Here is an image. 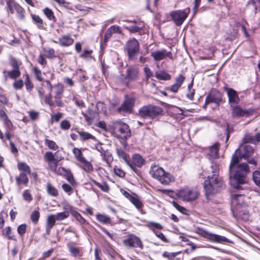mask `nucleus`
<instances>
[{
	"instance_id": "obj_22",
	"label": "nucleus",
	"mask_w": 260,
	"mask_h": 260,
	"mask_svg": "<svg viewBox=\"0 0 260 260\" xmlns=\"http://www.w3.org/2000/svg\"><path fill=\"white\" fill-rule=\"evenodd\" d=\"M116 153L118 157L122 159L134 171H135V168L129 159L128 154L120 148H116Z\"/></svg>"
},
{
	"instance_id": "obj_25",
	"label": "nucleus",
	"mask_w": 260,
	"mask_h": 260,
	"mask_svg": "<svg viewBox=\"0 0 260 260\" xmlns=\"http://www.w3.org/2000/svg\"><path fill=\"white\" fill-rule=\"evenodd\" d=\"M4 77L6 80L8 78L15 79L18 78L21 74L19 69H14L12 71L4 70L3 71Z\"/></svg>"
},
{
	"instance_id": "obj_32",
	"label": "nucleus",
	"mask_w": 260,
	"mask_h": 260,
	"mask_svg": "<svg viewBox=\"0 0 260 260\" xmlns=\"http://www.w3.org/2000/svg\"><path fill=\"white\" fill-rule=\"evenodd\" d=\"M60 174H63L64 175L67 176V179L68 181L73 185H74L75 183V180L74 179V177L73 175L69 172L66 169L61 167L59 168L58 169Z\"/></svg>"
},
{
	"instance_id": "obj_5",
	"label": "nucleus",
	"mask_w": 260,
	"mask_h": 260,
	"mask_svg": "<svg viewBox=\"0 0 260 260\" xmlns=\"http://www.w3.org/2000/svg\"><path fill=\"white\" fill-rule=\"evenodd\" d=\"M112 128L117 137L122 139H127L131 136L129 126L121 121H114L112 122Z\"/></svg>"
},
{
	"instance_id": "obj_49",
	"label": "nucleus",
	"mask_w": 260,
	"mask_h": 260,
	"mask_svg": "<svg viewBox=\"0 0 260 260\" xmlns=\"http://www.w3.org/2000/svg\"><path fill=\"white\" fill-rule=\"evenodd\" d=\"M249 143H255L254 136L249 134L245 135L243 139V144H248Z\"/></svg>"
},
{
	"instance_id": "obj_14",
	"label": "nucleus",
	"mask_w": 260,
	"mask_h": 260,
	"mask_svg": "<svg viewBox=\"0 0 260 260\" xmlns=\"http://www.w3.org/2000/svg\"><path fill=\"white\" fill-rule=\"evenodd\" d=\"M232 116L234 117H241L242 116L249 117L252 115L254 112L252 110H244L238 106H231Z\"/></svg>"
},
{
	"instance_id": "obj_55",
	"label": "nucleus",
	"mask_w": 260,
	"mask_h": 260,
	"mask_svg": "<svg viewBox=\"0 0 260 260\" xmlns=\"http://www.w3.org/2000/svg\"><path fill=\"white\" fill-rule=\"evenodd\" d=\"M33 70L36 79L40 81H42L43 79L42 77V73L41 70L38 67L34 68Z\"/></svg>"
},
{
	"instance_id": "obj_56",
	"label": "nucleus",
	"mask_w": 260,
	"mask_h": 260,
	"mask_svg": "<svg viewBox=\"0 0 260 260\" xmlns=\"http://www.w3.org/2000/svg\"><path fill=\"white\" fill-rule=\"evenodd\" d=\"M260 174L258 171H254L253 173V179L255 183L257 185H260Z\"/></svg>"
},
{
	"instance_id": "obj_31",
	"label": "nucleus",
	"mask_w": 260,
	"mask_h": 260,
	"mask_svg": "<svg viewBox=\"0 0 260 260\" xmlns=\"http://www.w3.org/2000/svg\"><path fill=\"white\" fill-rule=\"evenodd\" d=\"M129 201L135 206V207L139 210H142L143 207V203L138 198V196L136 194H133V196Z\"/></svg>"
},
{
	"instance_id": "obj_19",
	"label": "nucleus",
	"mask_w": 260,
	"mask_h": 260,
	"mask_svg": "<svg viewBox=\"0 0 260 260\" xmlns=\"http://www.w3.org/2000/svg\"><path fill=\"white\" fill-rule=\"evenodd\" d=\"M205 237L210 241L214 242L219 243H232L231 240H230L229 239H228V238L224 236L208 232L205 233Z\"/></svg>"
},
{
	"instance_id": "obj_59",
	"label": "nucleus",
	"mask_w": 260,
	"mask_h": 260,
	"mask_svg": "<svg viewBox=\"0 0 260 260\" xmlns=\"http://www.w3.org/2000/svg\"><path fill=\"white\" fill-rule=\"evenodd\" d=\"M110 29L113 32V34H122V31L120 30V28L119 26L114 25L109 27Z\"/></svg>"
},
{
	"instance_id": "obj_46",
	"label": "nucleus",
	"mask_w": 260,
	"mask_h": 260,
	"mask_svg": "<svg viewBox=\"0 0 260 260\" xmlns=\"http://www.w3.org/2000/svg\"><path fill=\"white\" fill-rule=\"evenodd\" d=\"M68 248L70 252L74 256L80 255V249L79 247H74L71 244H68Z\"/></svg>"
},
{
	"instance_id": "obj_12",
	"label": "nucleus",
	"mask_w": 260,
	"mask_h": 260,
	"mask_svg": "<svg viewBox=\"0 0 260 260\" xmlns=\"http://www.w3.org/2000/svg\"><path fill=\"white\" fill-rule=\"evenodd\" d=\"M136 98L134 96L126 95L125 101L118 108L119 113H131L135 105Z\"/></svg>"
},
{
	"instance_id": "obj_34",
	"label": "nucleus",
	"mask_w": 260,
	"mask_h": 260,
	"mask_svg": "<svg viewBox=\"0 0 260 260\" xmlns=\"http://www.w3.org/2000/svg\"><path fill=\"white\" fill-rule=\"evenodd\" d=\"M78 133L79 135L80 140L82 141H85L89 139L94 140L95 139L94 136L87 132L78 131Z\"/></svg>"
},
{
	"instance_id": "obj_1",
	"label": "nucleus",
	"mask_w": 260,
	"mask_h": 260,
	"mask_svg": "<svg viewBox=\"0 0 260 260\" xmlns=\"http://www.w3.org/2000/svg\"><path fill=\"white\" fill-rule=\"evenodd\" d=\"M254 149L248 144H242L233 155L229 167V179L233 188L239 190L243 189L242 185L247 183L246 175L249 173V168L247 163H240L244 158L250 164L256 165V161L252 157Z\"/></svg>"
},
{
	"instance_id": "obj_36",
	"label": "nucleus",
	"mask_w": 260,
	"mask_h": 260,
	"mask_svg": "<svg viewBox=\"0 0 260 260\" xmlns=\"http://www.w3.org/2000/svg\"><path fill=\"white\" fill-rule=\"evenodd\" d=\"M55 88L54 98L56 99H60L61 98L62 94L64 91L63 86L60 84H58L54 86Z\"/></svg>"
},
{
	"instance_id": "obj_37",
	"label": "nucleus",
	"mask_w": 260,
	"mask_h": 260,
	"mask_svg": "<svg viewBox=\"0 0 260 260\" xmlns=\"http://www.w3.org/2000/svg\"><path fill=\"white\" fill-rule=\"evenodd\" d=\"M96 219L100 222L104 224H108L111 222V218L105 214H98Z\"/></svg>"
},
{
	"instance_id": "obj_53",
	"label": "nucleus",
	"mask_w": 260,
	"mask_h": 260,
	"mask_svg": "<svg viewBox=\"0 0 260 260\" xmlns=\"http://www.w3.org/2000/svg\"><path fill=\"white\" fill-rule=\"evenodd\" d=\"M71 123L69 121L67 120H62L60 125V127L61 129L64 131L68 130L71 127Z\"/></svg>"
},
{
	"instance_id": "obj_48",
	"label": "nucleus",
	"mask_w": 260,
	"mask_h": 260,
	"mask_svg": "<svg viewBox=\"0 0 260 260\" xmlns=\"http://www.w3.org/2000/svg\"><path fill=\"white\" fill-rule=\"evenodd\" d=\"M124 27L132 33H136L139 32L140 30H142L143 26L133 25L129 27L124 26Z\"/></svg>"
},
{
	"instance_id": "obj_11",
	"label": "nucleus",
	"mask_w": 260,
	"mask_h": 260,
	"mask_svg": "<svg viewBox=\"0 0 260 260\" xmlns=\"http://www.w3.org/2000/svg\"><path fill=\"white\" fill-rule=\"evenodd\" d=\"M233 214L238 220H241L245 222L247 221L249 219V213L247 205L241 206L239 205L236 206L235 209L233 211Z\"/></svg>"
},
{
	"instance_id": "obj_15",
	"label": "nucleus",
	"mask_w": 260,
	"mask_h": 260,
	"mask_svg": "<svg viewBox=\"0 0 260 260\" xmlns=\"http://www.w3.org/2000/svg\"><path fill=\"white\" fill-rule=\"evenodd\" d=\"M151 56L156 61H160L168 57L171 59H173V55L171 52H168L165 49L153 51L151 53Z\"/></svg>"
},
{
	"instance_id": "obj_23",
	"label": "nucleus",
	"mask_w": 260,
	"mask_h": 260,
	"mask_svg": "<svg viewBox=\"0 0 260 260\" xmlns=\"http://www.w3.org/2000/svg\"><path fill=\"white\" fill-rule=\"evenodd\" d=\"M64 210H70L71 214L74 216L76 219L81 224H84L86 223V220L81 216V215L77 211L73 209V208L70 205L67 204L63 206Z\"/></svg>"
},
{
	"instance_id": "obj_4",
	"label": "nucleus",
	"mask_w": 260,
	"mask_h": 260,
	"mask_svg": "<svg viewBox=\"0 0 260 260\" xmlns=\"http://www.w3.org/2000/svg\"><path fill=\"white\" fill-rule=\"evenodd\" d=\"M162 112V108L153 105H148L141 107L138 111V115L144 119H154Z\"/></svg>"
},
{
	"instance_id": "obj_43",
	"label": "nucleus",
	"mask_w": 260,
	"mask_h": 260,
	"mask_svg": "<svg viewBox=\"0 0 260 260\" xmlns=\"http://www.w3.org/2000/svg\"><path fill=\"white\" fill-rule=\"evenodd\" d=\"M147 226L150 230H151L153 232V233H155L156 232V229L161 230L162 229V226L160 224L154 222H149L147 223Z\"/></svg>"
},
{
	"instance_id": "obj_63",
	"label": "nucleus",
	"mask_w": 260,
	"mask_h": 260,
	"mask_svg": "<svg viewBox=\"0 0 260 260\" xmlns=\"http://www.w3.org/2000/svg\"><path fill=\"white\" fill-rule=\"evenodd\" d=\"M3 121L9 130H11L13 128V123L8 117L4 119Z\"/></svg>"
},
{
	"instance_id": "obj_64",
	"label": "nucleus",
	"mask_w": 260,
	"mask_h": 260,
	"mask_svg": "<svg viewBox=\"0 0 260 260\" xmlns=\"http://www.w3.org/2000/svg\"><path fill=\"white\" fill-rule=\"evenodd\" d=\"M46 56L48 58H53L54 56V50L52 48H47L44 50Z\"/></svg>"
},
{
	"instance_id": "obj_20",
	"label": "nucleus",
	"mask_w": 260,
	"mask_h": 260,
	"mask_svg": "<svg viewBox=\"0 0 260 260\" xmlns=\"http://www.w3.org/2000/svg\"><path fill=\"white\" fill-rule=\"evenodd\" d=\"M219 150V144L217 142L214 143L209 147V152L207 154L208 158L210 161L217 159L219 157L218 151Z\"/></svg>"
},
{
	"instance_id": "obj_24",
	"label": "nucleus",
	"mask_w": 260,
	"mask_h": 260,
	"mask_svg": "<svg viewBox=\"0 0 260 260\" xmlns=\"http://www.w3.org/2000/svg\"><path fill=\"white\" fill-rule=\"evenodd\" d=\"M74 42L70 35H63L58 39V42L54 41L56 43H58L61 46L68 47L72 45Z\"/></svg>"
},
{
	"instance_id": "obj_18",
	"label": "nucleus",
	"mask_w": 260,
	"mask_h": 260,
	"mask_svg": "<svg viewBox=\"0 0 260 260\" xmlns=\"http://www.w3.org/2000/svg\"><path fill=\"white\" fill-rule=\"evenodd\" d=\"M224 88L226 92L229 104L231 105L238 104L240 99L238 92L231 88L224 87Z\"/></svg>"
},
{
	"instance_id": "obj_8",
	"label": "nucleus",
	"mask_w": 260,
	"mask_h": 260,
	"mask_svg": "<svg viewBox=\"0 0 260 260\" xmlns=\"http://www.w3.org/2000/svg\"><path fill=\"white\" fill-rule=\"evenodd\" d=\"M189 13L190 9L187 8L184 10L173 11L170 13V15L175 24L180 26L182 24Z\"/></svg>"
},
{
	"instance_id": "obj_10",
	"label": "nucleus",
	"mask_w": 260,
	"mask_h": 260,
	"mask_svg": "<svg viewBox=\"0 0 260 260\" xmlns=\"http://www.w3.org/2000/svg\"><path fill=\"white\" fill-rule=\"evenodd\" d=\"M56 153L54 154L51 151H47L44 155V160L48 163L49 169L53 172H56L58 163L63 159V157H55Z\"/></svg>"
},
{
	"instance_id": "obj_13",
	"label": "nucleus",
	"mask_w": 260,
	"mask_h": 260,
	"mask_svg": "<svg viewBox=\"0 0 260 260\" xmlns=\"http://www.w3.org/2000/svg\"><path fill=\"white\" fill-rule=\"evenodd\" d=\"M7 5L11 13H16L20 19L22 20L24 18V10L19 4L10 0L7 2Z\"/></svg>"
},
{
	"instance_id": "obj_3",
	"label": "nucleus",
	"mask_w": 260,
	"mask_h": 260,
	"mask_svg": "<svg viewBox=\"0 0 260 260\" xmlns=\"http://www.w3.org/2000/svg\"><path fill=\"white\" fill-rule=\"evenodd\" d=\"M150 174L153 178L164 185H169L175 180L173 175L166 172L162 168L156 165L151 166Z\"/></svg>"
},
{
	"instance_id": "obj_47",
	"label": "nucleus",
	"mask_w": 260,
	"mask_h": 260,
	"mask_svg": "<svg viewBox=\"0 0 260 260\" xmlns=\"http://www.w3.org/2000/svg\"><path fill=\"white\" fill-rule=\"evenodd\" d=\"M40 216V212L38 211L35 210L32 212L30 215V219L34 224H37L39 221Z\"/></svg>"
},
{
	"instance_id": "obj_17",
	"label": "nucleus",
	"mask_w": 260,
	"mask_h": 260,
	"mask_svg": "<svg viewBox=\"0 0 260 260\" xmlns=\"http://www.w3.org/2000/svg\"><path fill=\"white\" fill-rule=\"evenodd\" d=\"M139 76V70L136 67L128 68L126 71L125 80L131 82L137 80Z\"/></svg>"
},
{
	"instance_id": "obj_62",
	"label": "nucleus",
	"mask_w": 260,
	"mask_h": 260,
	"mask_svg": "<svg viewBox=\"0 0 260 260\" xmlns=\"http://www.w3.org/2000/svg\"><path fill=\"white\" fill-rule=\"evenodd\" d=\"M26 225L25 224L20 225L17 228V232L20 235H23L26 232Z\"/></svg>"
},
{
	"instance_id": "obj_16",
	"label": "nucleus",
	"mask_w": 260,
	"mask_h": 260,
	"mask_svg": "<svg viewBox=\"0 0 260 260\" xmlns=\"http://www.w3.org/2000/svg\"><path fill=\"white\" fill-rule=\"evenodd\" d=\"M207 100L211 103H214L218 106L222 101L223 94L220 91L213 89L207 96Z\"/></svg>"
},
{
	"instance_id": "obj_30",
	"label": "nucleus",
	"mask_w": 260,
	"mask_h": 260,
	"mask_svg": "<svg viewBox=\"0 0 260 260\" xmlns=\"http://www.w3.org/2000/svg\"><path fill=\"white\" fill-rule=\"evenodd\" d=\"M155 74L156 78L159 80L167 81L171 79V75L164 71L156 72Z\"/></svg>"
},
{
	"instance_id": "obj_60",
	"label": "nucleus",
	"mask_w": 260,
	"mask_h": 260,
	"mask_svg": "<svg viewBox=\"0 0 260 260\" xmlns=\"http://www.w3.org/2000/svg\"><path fill=\"white\" fill-rule=\"evenodd\" d=\"M62 188L63 190L69 194H71L73 191V188L72 187L67 183L63 184L62 185Z\"/></svg>"
},
{
	"instance_id": "obj_41",
	"label": "nucleus",
	"mask_w": 260,
	"mask_h": 260,
	"mask_svg": "<svg viewBox=\"0 0 260 260\" xmlns=\"http://www.w3.org/2000/svg\"><path fill=\"white\" fill-rule=\"evenodd\" d=\"M211 170L212 175L211 176H219V165L216 162L211 161Z\"/></svg>"
},
{
	"instance_id": "obj_44",
	"label": "nucleus",
	"mask_w": 260,
	"mask_h": 260,
	"mask_svg": "<svg viewBox=\"0 0 260 260\" xmlns=\"http://www.w3.org/2000/svg\"><path fill=\"white\" fill-rule=\"evenodd\" d=\"M45 144L47 145L50 149H52L53 150H56L58 148V145L56 144V143L52 141L49 140L48 139H46L45 140Z\"/></svg>"
},
{
	"instance_id": "obj_58",
	"label": "nucleus",
	"mask_w": 260,
	"mask_h": 260,
	"mask_svg": "<svg viewBox=\"0 0 260 260\" xmlns=\"http://www.w3.org/2000/svg\"><path fill=\"white\" fill-rule=\"evenodd\" d=\"M114 172L117 176L120 177H123L125 175V172L122 169L117 167H115Z\"/></svg>"
},
{
	"instance_id": "obj_45",
	"label": "nucleus",
	"mask_w": 260,
	"mask_h": 260,
	"mask_svg": "<svg viewBox=\"0 0 260 260\" xmlns=\"http://www.w3.org/2000/svg\"><path fill=\"white\" fill-rule=\"evenodd\" d=\"M10 64L14 69H19L21 62H19L17 59L13 56L10 57Z\"/></svg>"
},
{
	"instance_id": "obj_29",
	"label": "nucleus",
	"mask_w": 260,
	"mask_h": 260,
	"mask_svg": "<svg viewBox=\"0 0 260 260\" xmlns=\"http://www.w3.org/2000/svg\"><path fill=\"white\" fill-rule=\"evenodd\" d=\"M57 220L54 215H50L47 217L46 231L48 233L50 230L55 225V221Z\"/></svg>"
},
{
	"instance_id": "obj_27",
	"label": "nucleus",
	"mask_w": 260,
	"mask_h": 260,
	"mask_svg": "<svg viewBox=\"0 0 260 260\" xmlns=\"http://www.w3.org/2000/svg\"><path fill=\"white\" fill-rule=\"evenodd\" d=\"M244 197L241 194H235L233 195L232 202L233 204H236V206L241 205L244 206V205H247L244 202Z\"/></svg>"
},
{
	"instance_id": "obj_21",
	"label": "nucleus",
	"mask_w": 260,
	"mask_h": 260,
	"mask_svg": "<svg viewBox=\"0 0 260 260\" xmlns=\"http://www.w3.org/2000/svg\"><path fill=\"white\" fill-rule=\"evenodd\" d=\"M184 80L185 77L183 75H179L175 78V82L174 84L171 86L167 87L166 90L174 93L177 92L184 82Z\"/></svg>"
},
{
	"instance_id": "obj_2",
	"label": "nucleus",
	"mask_w": 260,
	"mask_h": 260,
	"mask_svg": "<svg viewBox=\"0 0 260 260\" xmlns=\"http://www.w3.org/2000/svg\"><path fill=\"white\" fill-rule=\"evenodd\" d=\"M204 188L207 197L221 191L225 187L222 179L219 176L209 175L204 181Z\"/></svg>"
},
{
	"instance_id": "obj_6",
	"label": "nucleus",
	"mask_w": 260,
	"mask_h": 260,
	"mask_svg": "<svg viewBox=\"0 0 260 260\" xmlns=\"http://www.w3.org/2000/svg\"><path fill=\"white\" fill-rule=\"evenodd\" d=\"M176 194L178 199L183 201L191 202L199 198L200 192L195 188L185 187L178 190Z\"/></svg>"
},
{
	"instance_id": "obj_38",
	"label": "nucleus",
	"mask_w": 260,
	"mask_h": 260,
	"mask_svg": "<svg viewBox=\"0 0 260 260\" xmlns=\"http://www.w3.org/2000/svg\"><path fill=\"white\" fill-rule=\"evenodd\" d=\"M47 191L48 193L52 197H57L58 194V190L50 183L48 182L47 184Z\"/></svg>"
},
{
	"instance_id": "obj_33",
	"label": "nucleus",
	"mask_w": 260,
	"mask_h": 260,
	"mask_svg": "<svg viewBox=\"0 0 260 260\" xmlns=\"http://www.w3.org/2000/svg\"><path fill=\"white\" fill-rule=\"evenodd\" d=\"M17 168L21 173L30 174L31 173L30 168L25 162H19L17 165Z\"/></svg>"
},
{
	"instance_id": "obj_28",
	"label": "nucleus",
	"mask_w": 260,
	"mask_h": 260,
	"mask_svg": "<svg viewBox=\"0 0 260 260\" xmlns=\"http://www.w3.org/2000/svg\"><path fill=\"white\" fill-rule=\"evenodd\" d=\"M27 174L25 173H20L18 176L16 177L17 185H27L29 181Z\"/></svg>"
},
{
	"instance_id": "obj_9",
	"label": "nucleus",
	"mask_w": 260,
	"mask_h": 260,
	"mask_svg": "<svg viewBox=\"0 0 260 260\" xmlns=\"http://www.w3.org/2000/svg\"><path fill=\"white\" fill-rule=\"evenodd\" d=\"M123 245L127 248H139L141 249L143 248V245L139 237L134 234H129L127 237L123 240Z\"/></svg>"
},
{
	"instance_id": "obj_57",
	"label": "nucleus",
	"mask_w": 260,
	"mask_h": 260,
	"mask_svg": "<svg viewBox=\"0 0 260 260\" xmlns=\"http://www.w3.org/2000/svg\"><path fill=\"white\" fill-rule=\"evenodd\" d=\"M172 204L173 206L177 209L178 211H179L180 212H181L183 214H185V212L186 211V209L181 206H180L177 203H176L175 201L172 202Z\"/></svg>"
},
{
	"instance_id": "obj_51",
	"label": "nucleus",
	"mask_w": 260,
	"mask_h": 260,
	"mask_svg": "<svg viewBox=\"0 0 260 260\" xmlns=\"http://www.w3.org/2000/svg\"><path fill=\"white\" fill-rule=\"evenodd\" d=\"M93 182L96 186H98L99 188H100L103 191L107 192L109 190V186L106 182H103L102 183H100L95 180H93Z\"/></svg>"
},
{
	"instance_id": "obj_40",
	"label": "nucleus",
	"mask_w": 260,
	"mask_h": 260,
	"mask_svg": "<svg viewBox=\"0 0 260 260\" xmlns=\"http://www.w3.org/2000/svg\"><path fill=\"white\" fill-rule=\"evenodd\" d=\"M33 21L37 25L38 28H42L43 27V21L42 19L38 15L35 14L31 15Z\"/></svg>"
},
{
	"instance_id": "obj_54",
	"label": "nucleus",
	"mask_w": 260,
	"mask_h": 260,
	"mask_svg": "<svg viewBox=\"0 0 260 260\" xmlns=\"http://www.w3.org/2000/svg\"><path fill=\"white\" fill-rule=\"evenodd\" d=\"M22 196L23 199L28 202H30L32 200V197L27 189L23 191Z\"/></svg>"
},
{
	"instance_id": "obj_39",
	"label": "nucleus",
	"mask_w": 260,
	"mask_h": 260,
	"mask_svg": "<svg viewBox=\"0 0 260 260\" xmlns=\"http://www.w3.org/2000/svg\"><path fill=\"white\" fill-rule=\"evenodd\" d=\"M70 210H65V211L59 212L54 215L56 220L58 221L62 220L69 216Z\"/></svg>"
},
{
	"instance_id": "obj_26",
	"label": "nucleus",
	"mask_w": 260,
	"mask_h": 260,
	"mask_svg": "<svg viewBox=\"0 0 260 260\" xmlns=\"http://www.w3.org/2000/svg\"><path fill=\"white\" fill-rule=\"evenodd\" d=\"M136 170L135 172H136L137 169L136 167L140 168L144 164V159L139 154H136L133 155V160L131 161Z\"/></svg>"
},
{
	"instance_id": "obj_7",
	"label": "nucleus",
	"mask_w": 260,
	"mask_h": 260,
	"mask_svg": "<svg viewBox=\"0 0 260 260\" xmlns=\"http://www.w3.org/2000/svg\"><path fill=\"white\" fill-rule=\"evenodd\" d=\"M125 50L127 52L128 58L130 60H135L136 55L140 51V44L137 40L133 38L129 39L125 44Z\"/></svg>"
},
{
	"instance_id": "obj_61",
	"label": "nucleus",
	"mask_w": 260,
	"mask_h": 260,
	"mask_svg": "<svg viewBox=\"0 0 260 260\" xmlns=\"http://www.w3.org/2000/svg\"><path fill=\"white\" fill-rule=\"evenodd\" d=\"M23 86V81L22 80H18L13 83V86L16 89H20Z\"/></svg>"
},
{
	"instance_id": "obj_35",
	"label": "nucleus",
	"mask_w": 260,
	"mask_h": 260,
	"mask_svg": "<svg viewBox=\"0 0 260 260\" xmlns=\"http://www.w3.org/2000/svg\"><path fill=\"white\" fill-rule=\"evenodd\" d=\"M81 167L84 169L86 172H91L93 171V167L91 163L87 161L86 158L82 159Z\"/></svg>"
},
{
	"instance_id": "obj_42",
	"label": "nucleus",
	"mask_w": 260,
	"mask_h": 260,
	"mask_svg": "<svg viewBox=\"0 0 260 260\" xmlns=\"http://www.w3.org/2000/svg\"><path fill=\"white\" fill-rule=\"evenodd\" d=\"M73 152L75 155V158L79 161H82V159L85 158L83 156L81 149L77 148H74L73 150Z\"/></svg>"
},
{
	"instance_id": "obj_52",
	"label": "nucleus",
	"mask_w": 260,
	"mask_h": 260,
	"mask_svg": "<svg viewBox=\"0 0 260 260\" xmlns=\"http://www.w3.org/2000/svg\"><path fill=\"white\" fill-rule=\"evenodd\" d=\"M179 253V252L170 253L165 251L163 253L162 256L168 258L169 260H172L173 258L176 256Z\"/></svg>"
},
{
	"instance_id": "obj_50",
	"label": "nucleus",
	"mask_w": 260,
	"mask_h": 260,
	"mask_svg": "<svg viewBox=\"0 0 260 260\" xmlns=\"http://www.w3.org/2000/svg\"><path fill=\"white\" fill-rule=\"evenodd\" d=\"M43 12L45 15L49 20H53L55 19L54 13L51 9L46 8L45 9H44Z\"/></svg>"
}]
</instances>
